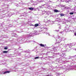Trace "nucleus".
<instances>
[{
	"label": "nucleus",
	"instance_id": "obj_1",
	"mask_svg": "<svg viewBox=\"0 0 76 76\" xmlns=\"http://www.w3.org/2000/svg\"><path fill=\"white\" fill-rule=\"evenodd\" d=\"M37 31H35L31 33H30L29 35H27V36L25 38H22V41H23L25 39H28V38H29V37H32L33 35H38V34H37Z\"/></svg>",
	"mask_w": 76,
	"mask_h": 76
},
{
	"label": "nucleus",
	"instance_id": "obj_2",
	"mask_svg": "<svg viewBox=\"0 0 76 76\" xmlns=\"http://www.w3.org/2000/svg\"><path fill=\"white\" fill-rule=\"evenodd\" d=\"M65 39H66L65 38V37H63L62 38L60 37H58L56 38V41H58V42H57L56 43H55V44H58V43H60L62 40H63V41H64L65 40Z\"/></svg>",
	"mask_w": 76,
	"mask_h": 76
},
{
	"label": "nucleus",
	"instance_id": "obj_3",
	"mask_svg": "<svg viewBox=\"0 0 76 76\" xmlns=\"http://www.w3.org/2000/svg\"><path fill=\"white\" fill-rule=\"evenodd\" d=\"M52 48H51L52 50H51L52 51H53V50H55L57 49V48L56 47H54V46L53 45H52Z\"/></svg>",
	"mask_w": 76,
	"mask_h": 76
},
{
	"label": "nucleus",
	"instance_id": "obj_4",
	"mask_svg": "<svg viewBox=\"0 0 76 76\" xmlns=\"http://www.w3.org/2000/svg\"><path fill=\"white\" fill-rule=\"evenodd\" d=\"M57 61L59 63H61L62 61V57H60L59 58L57 59Z\"/></svg>",
	"mask_w": 76,
	"mask_h": 76
},
{
	"label": "nucleus",
	"instance_id": "obj_5",
	"mask_svg": "<svg viewBox=\"0 0 76 76\" xmlns=\"http://www.w3.org/2000/svg\"><path fill=\"white\" fill-rule=\"evenodd\" d=\"M12 35L13 37H17V38L19 37V36L17 35L15 33H13Z\"/></svg>",
	"mask_w": 76,
	"mask_h": 76
},
{
	"label": "nucleus",
	"instance_id": "obj_6",
	"mask_svg": "<svg viewBox=\"0 0 76 76\" xmlns=\"http://www.w3.org/2000/svg\"><path fill=\"white\" fill-rule=\"evenodd\" d=\"M76 56V55H75V56H68V57L67 58L68 59H70V58H72L73 57H75Z\"/></svg>",
	"mask_w": 76,
	"mask_h": 76
},
{
	"label": "nucleus",
	"instance_id": "obj_7",
	"mask_svg": "<svg viewBox=\"0 0 76 76\" xmlns=\"http://www.w3.org/2000/svg\"><path fill=\"white\" fill-rule=\"evenodd\" d=\"M69 27H67V28H65V29L64 30V31H65V32H69Z\"/></svg>",
	"mask_w": 76,
	"mask_h": 76
},
{
	"label": "nucleus",
	"instance_id": "obj_8",
	"mask_svg": "<svg viewBox=\"0 0 76 76\" xmlns=\"http://www.w3.org/2000/svg\"><path fill=\"white\" fill-rule=\"evenodd\" d=\"M60 10H57L55 9L54 10V12H55V13H57L58 12H60Z\"/></svg>",
	"mask_w": 76,
	"mask_h": 76
},
{
	"label": "nucleus",
	"instance_id": "obj_9",
	"mask_svg": "<svg viewBox=\"0 0 76 76\" xmlns=\"http://www.w3.org/2000/svg\"><path fill=\"white\" fill-rule=\"evenodd\" d=\"M43 58V56H42V57H39L37 56V57H36L35 58H34V59H38V58Z\"/></svg>",
	"mask_w": 76,
	"mask_h": 76
},
{
	"label": "nucleus",
	"instance_id": "obj_10",
	"mask_svg": "<svg viewBox=\"0 0 76 76\" xmlns=\"http://www.w3.org/2000/svg\"><path fill=\"white\" fill-rule=\"evenodd\" d=\"M58 54H60L59 56L61 57H63V53H58Z\"/></svg>",
	"mask_w": 76,
	"mask_h": 76
},
{
	"label": "nucleus",
	"instance_id": "obj_11",
	"mask_svg": "<svg viewBox=\"0 0 76 76\" xmlns=\"http://www.w3.org/2000/svg\"><path fill=\"white\" fill-rule=\"evenodd\" d=\"M10 72V71H6L4 72V73H3V74H6V73H9Z\"/></svg>",
	"mask_w": 76,
	"mask_h": 76
},
{
	"label": "nucleus",
	"instance_id": "obj_12",
	"mask_svg": "<svg viewBox=\"0 0 76 76\" xmlns=\"http://www.w3.org/2000/svg\"><path fill=\"white\" fill-rule=\"evenodd\" d=\"M22 41V37H19V39L17 40L18 41Z\"/></svg>",
	"mask_w": 76,
	"mask_h": 76
},
{
	"label": "nucleus",
	"instance_id": "obj_13",
	"mask_svg": "<svg viewBox=\"0 0 76 76\" xmlns=\"http://www.w3.org/2000/svg\"><path fill=\"white\" fill-rule=\"evenodd\" d=\"M34 8L33 7H29L28 9L30 10H34Z\"/></svg>",
	"mask_w": 76,
	"mask_h": 76
},
{
	"label": "nucleus",
	"instance_id": "obj_14",
	"mask_svg": "<svg viewBox=\"0 0 76 76\" xmlns=\"http://www.w3.org/2000/svg\"><path fill=\"white\" fill-rule=\"evenodd\" d=\"M50 57L51 58V57L49 56L48 57H46L45 58H43V59H45V60H47V59H45V58H47V59H50Z\"/></svg>",
	"mask_w": 76,
	"mask_h": 76
},
{
	"label": "nucleus",
	"instance_id": "obj_15",
	"mask_svg": "<svg viewBox=\"0 0 76 76\" xmlns=\"http://www.w3.org/2000/svg\"><path fill=\"white\" fill-rule=\"evenodd\" d=\"M45 12H46V13H48V15H49V14H50V11H45Z\"/></svg>",
	"mask_w": 76,
	"mask_h": 76
},
{
	"label": "nucleus",
	"instance_id": "obj_16",
	"mask_svg": "<svg viewBox=\"0 0 76 76\" xmlns=\"http://www.w3.org/2000/svg\"><path fill=\"white\" fill-rule=\"evenodd\" d=\"M15 15V13H13L12 14V15H8L7 16V17H9L10 18V16H12V15Z\"/></svg>",
	"mask_w": 76,
	"mask_h": 76
},
{
	"label": "nucleus",
	"instance_id": "obj_17",
	"mask_svg": "<svg viewBox=\"0 0 76 76\" xmlns=\"http://www.w3.org/2000/svg\"><path fill=\"white\" fill-rule=\"evenodd\" d=\"M72 0H66V2L68 3V2H69V1H72Z\"/></svg>",
	"mask_w": 76,
	"mask_h": 76
},
{
	"label": "nucleus",
	"instance_id": "obj_18",
	"mask_svg": "<svg viewBox=\"0 0 76 76\" xmlns=\"http://www.w3.org/2000/svg\"><path fill=\"white\" fill-rule=\"evenodd\" d=\"M40 46H41V47H45V46H44V44H39Z\"/></svg>",
	"mask_w": 76,
	"mask_h": 76
},
{
	"label": "nucleus",
	"instance_id": "obj_19",
	"mask_svg": "<svg viewBox=\"0 0 76 76\" xmlns=\"http://www.w3.org/2000/svg\"><path fill=\"white\" fill-rule=\"evenodd\" d=\"M37 9H38V10H39V8H37V9H35V8H34L33 10L34 11H36L37 10Z\"/></svg>",
	"mask_w": 76,
	"mask_h": 76
},
{
	"label": "nucleus",
	"instance_id": "obj_20",
	"mask_svg": "<svg viewBox=\"0 0 76 76\" xmlns=\"http://www.w3.org/2000/svg\"><path fill=\"white\" fill-rule=\"evenodd\" d=\"M39 25V24L37 23L35 24L34 26L35 27H37V26H38Z\"/></svg>",
	"mask_w": 76,
	"mask_h": 76
},
{
	"label": "nucleus",
	"instance_id": "obj_21",
	"mask_svg": "<svg viewBox=\"0 0 76 76\" xmlns=\"http://www.w3.org/2000/svg\"><path fill=\"white\" fill-rule=\"evenodd\" d=\"M23 53H29V51H28V50H26L24 51L23 52Z\"/></svg>",
	"mask_w": 76,
	"mask_h": 76
},
{
	"label": "nucleus",
	"instance_id": "obj_22",
	"mask_svg": "<svg viewBox=\"0 0 76 76\" xmlns=\"http://www.w3.org/2000/svg\"><path fill=\"white\" fill-rule=\"evenodd\" d=\"M41 29H46V30H47V28H46V27H43L42 28H41Z\"/></svg>",
	"mask_w": 76,
	"mask_h": 76
},
{
	"label": "nucleus",
	"instance_id": "obj_23",
	"mask_svg": "<svg viewBox=\"0 0 76 76\" xmlns=\"http://www.w3.org/2000/svg\"><path fill=\"white\" fill-rule=\"evenodd\" d=\"M62 56H63V57H66V54L64 53H63V55H62Z\"/></svg>",
	"mask_w": 76,
	"mask_h": 76
},
{
	"label": "nucleus",
	"instance_id": "obj_24",
	"mask_svg": "<svg viewBox=\"0 0 76 76\" xmlns=\"http://www.w3.org/2000/svg\"><path fill=\"white\" fill-rule=\"evenodd\" d=\"M60 15L61 16H64V15H65L64 14H63L61 13V14H60Z\"/></svg>",
	"mask_w": 76,
	"mask_h": 76
},
{
	"label": "nucleus",
	"instance_id": "obj_25",
	"mask_svg": "<svg viewBox=\"0 0 76 76\" xmlns=\"http://www.w3.org/2000/svg\"><path fill=\"white\" fill-rule=\"evenodd\" d=\"M3 53H8V51H4Z\"/></svg>",
	"mask_w": 76,
	"mask_h": 76
},
{
	"label": "nucleus",
	"instance_id": "obj_26",
	"mask_svg": "<svg viewBox=\"0 0 76 76\" xmlns=\"http://www.w3.org/2000/svg\"><path fill=\"white\" fill-rule=\"evenodd\" d=\"M8 48L7 47H5L4 48V50H7Z\"/></svg>",
	"mask_w": 76,
	"mask_h": 76
},
{
	"label": "nucleus",
	"instance_id": "obj_27",
	"mask_svg": "<svg viewBox=\"0 0 76 76\" xmlns=\"http://www.w3.org/2000/svg\"><path fill=\"white\" fill-rule=\"evenodd\" d=\"M54 31H56L57 32H59V30H54Z\"/></svg>",
	"mask_w": 76,
	"mask_h": 76
},
{
	"label": "nucleus",
	"instance_id": "obj_28",
	"mask_svg": "<svg viewBox=\"0 0 76 76\" xmlns=\"http://www.w3.org/2000/svg\"><path fill=\"white\" fill-rule=\"evenodd\" d=\"M76 44L73 43H72V44H70V45H72V46H73L74 45H75Z\"/></svg>",
	"mask_w": 76,
	"mask_h": 76
},
{
	"label": "nucleus",
	"instance_id": "obj_29",
	"mask_svg": "<svg viewBox=\"0 0 76 76\" xmlns=\"http://www.w3.org/2000/svg\"><path fill=\"white\" fill-rule=\"evenodd\" d=\"M45 34H48V35H49V36H50V34H49V33H48L47 32H45Z\"/></svg>",
	"mask_w": 76,
	"mask_h": 76
},
{
	"label": "nucleus",
	"instance_id": "obj_30",
	"mask_svg": "<svg viewBox=\"0 0 76 76\" xmlns=\"http://www.w3.org/2000/svg\"><path fill=\"white\" fill-rule=\"evenodd\" d=\"M44 1L43 0H40L39 1V3H42V2H44Z\"/></svg>",
	"mask_w": 76,
	"mask_h": 76
},
{
	"label": "nucleus",
	"instance_id": "obj_31",
	"mask_svg": "<svg viewBox=\"0 0 76 76\" xmlns=\"http://www.w3.org/2000/svg\"><path fill=\"white\" fill-rule=\"evenodd\" d=\"M56 20L57 22L59 21V19H58V18H56Z\"/></svg>",
	"mask_w": 76,
	"mask_h": 76
},
{
	"label": "nucleus",
	"instance_id": "obj_32",
	"mask_svg": "<svg viewBox=\"0 0 76 76\" xmlns=\"http://www.w3.org/2000/svg\"><path fill=\"white\" fill-rule=\"evenodd\" d=\"M64 41H63V43H61V45H64Z\"/></svg>",
	"mask_w": 76,
	"mask_h": 76
},
{
	"label": "nucleus",
	"instance_id": "obj_33",
	"mask_svg": "<svg viewBox=\"0 0 76 76\" xmlns=\"http://www.w3.org/2000/svg\"><path fill=\"white\" fill-rule=\"evenodd\" d=\"M48 9H51V7H50V6H48Z\"/></svg>",
	"mask_w": 76,
	"mask_h": 76
},
{
	"label": "nucleus",
	"instance_id": "obj_34",
	"mask_svg": "<svg viewBox=\"0 0 76 76\" xmlns=\"http://www.w3.org/2000/svg\"><path fill=\"white\" fill-rule=\"evenodd\" d=\"M4 25V22H3L2 23L1 25L0 24V26H2V25Z\"/></svg>",
	"mask_w": 76,
	"mask_h": 76
},
{
	"label": "nucleus",
	"instance_id": "obj_35",
	"mask_svg": "<svg viewBox=\"0 0 76 76\" xmlns=\"http://www.w3.org/2000/svg\"><path fill=\"white\" fill-rule=\"evenodd\" d=\"M74 13H73V12H70V13H69V14H70V15H73V14Z\"/></svg>",
	"mask_w": 76,
	"mask_h": 76
},
{
	"label": "nucleus",
	"instance_id": "obj_36",
	"mask_svg": "<svg viewBox=\"0 0 76 76\" xmlns=\"http://www.w3.org/2000/svg\"><path fill=\"white\" fill-rule=\"evenodd\" d=\"M70 69L69 68H67L66 69V70H70Z\"/></svg>",
	"mask_w": 76,
	"mask_h": 76
},
{
	"label": "nucleus",
	"instance_id": "obj_37",
	"mask_svg": "<svg viewBox=\"0 0 76 76\" xmlns=\"http://www.w3.org/2000/svg\"><path fill=\"white\" fill-rule=\"evenodd\" d=\"M39 7V8H40V9H41V8H42V6H40V7Z\"/></svg>",
	"mask_w": 76,
	"mask_h": 76
},
{
	"label": "nucleus",
	"instance_id": "obj_38",
	"mask_svg": "<svg viewBox=\"0 0 76 76\" xmlns=\"http://www.w3.org/2000/svg\"><path fill=\"white\" fill-rule=\"evenodd\" d=\"M52 58H54V57H56V56H52Z\"/></svg>",
	"mask_w": 76,
	"mask_h": 76
},
{
	"label": "nucleus",
	"instance_id": "obj_39",
	"mask_svg": "<svg viewBox=\"0 0 76 76\" xmlns=\"http://www.w3.org/2000/svg\"><path fill=\"white\" fill-rule=\"evenodd\" d=\"M67 28H69V27L68 26V25H67V26L66 27V28L67 29Z\"/></svg>",
	"mask_w": 76,
	"mask_h": 76
},
{
	"label": "nucleus",
	"instance_id": "obj_40",
	"mask_svg": "<svg viewBox=\"0 0 76 76\" xmlns=\"http://www.w3.org/2000/svg\"><path fill=\"white\" fill-rule=\"evenodd\" d=\"M51 23H52L51 24V25H52V24H53V23H54V22L53 21H51Z\"/></svg>",
	"mask_w": 76,
	"mask_h": 76
},
{
	"label": "nucleus",
	"instance_id": "obj_41",
	"mask_svg": "<svg viewBox=\"0 0 76 76\" xmlns=\"http://www.w3.org/2000/svg\"><path fill=\"white\" fill-rule=\"evenodd\" d=\"M20 16H24V15H21Z\"/></svg>",
	"mask_w": 76,
	"mask_h": 76
},
{
	"label": "nucleus",
	"instance_id": "obj_42",
	"mask_svg": "<svg viewBox=\"0 0 76 76\" xmlns=\"http://www.w3.org/2000/svg\"><path fill=\"white\" fill-rule=\"evenodd\" d=\"M58 25H59V26H60V23H58Z\"/></svg>",
	"mask_w": 76,
	"mask_h": 76
},
{
	"label": "nucleus",
	"instance_id": "obj_43",
	"mask_svg": "<svg viewBox=\"0 0 76 76\" xmlns=\"http://www.w3.org/2000/svg\"><path fill=\"white\" fill-rule=\"evenodd\" d=\"M55 68H58V69H59L60 68V67H57V66H56V67H55Z\"/></svg>",
	"mask_w": 76,
	"mask_h": 76
},
{
	"label": "nucleus",
	"instance_id": "obj_44",
	"mask_svg": "<svg viewBox=\"0 0 76 76\" xmlns=\"http://www.w3.org/2000/svg\"><path fill=\"white\" fill-rule=\"evenodd\" d=\"M18 49L20 50H23V49H20V48H19Z\"/></svg>",
	"mask_w": 76,
	"mask_h": 76
},
{
	"label": "nucleus",
	"instance_id": "obj_45",
	"mask_svg": "<svg viewBox=\"0 0 76 76\" xmlns=\"http://www.w3.org/2000/svg\"><path fill=\"white\" fill-rule=\"evenodd\" d=\"M74 35L76 36V33H74Z\"/></svg>",
	"mask_w": 76,
	"mask_h": 76
},
{
	"label": "nucleus",
	"instance_id": "obj_46",
	"mask_svg": "<svg viewBox=\"0 0 76 76\" xmlns=\"http://www.w3.org/2000/svg\"><path fill=\"white\" fill-rule=\"evenodd\" d=\"M16 6L17 7H19V5H18V4H17L16 5Z\"/></svg>",
	"mask_w": 76,
	"mask_h": 76
},
{
	"label": "nucleus",
	"instance_id": "obj_47",
	"mask_svg": "<svg viewBox=\"0 0 76 76\" xmlns=\"http://www.w3.org/2000/svg\"><path fill=\"white\" fill-rule=\"evenodd\" d=\"M48 22H50V20H48Z\"/></svg>",
	"mask_w": 76,
	"mask_h": 76
},
{
	"label": "nucleus",
	"instance_id": "obj_48",
	"mask_svg": "<svg viewBox=\"0 0 76 76\" xmlns=\"http://www.w3.org/2000/svg\"><path fill=\"white\" fill-rule=\"evenodd\" d=\"M19 56H20V53H19Z\"/></svg>",
	"mask_w": 76,
	"mask_h": 76
},
{
	"label": "nucleus",
	"instance_id": "obj_49",
	"mask_svg": "<svg viewBox=\"0 0 76 76\" xmlns=\"http://www.w3.org/2000/svg\"><path fill=\"white\" fill-rule=\"evenodd\" d=\"M51 76V75H46L45 76Z\"/></svg>",
	"mask_w": 76,
	"mask_h": 76
},
{
	"label": "nucleus",
	"instance_id": "obj_50",
	"mask_svg": "<svg viewBox=\"0 0 76 76\" xmlns=\"http://www.w3.org/2000/svg\"><path fill=\"white\" fill-rule=\"evenodd\" d=\"M33 41V42H35V41Z\"/></svg>",
	"mask_w": 76,
	"mask_h": 76
},
{
	"label": "nucleus",
	"instance_id": "obj_51",
	"mask_svg": "<svg viewBox=\"0 0 76 76\" xmlns=\"http://www.w3.org/2000/svg\"><path fill=\"white\" fill-rule=\"evenodd\" d=\"M71 31V32H74V31Z\"/></svg>",
	"mask_w": 76,
	"mask_h": 76
},
{
	"label": "nucleus",
	"instance_id": "obj_52",
	"mask_svg": "<svg viewBox=\"0 0 76 76\" xmlns=\"http://www.w3.org/2000/svg\"><path fill=\"white\" fill-rule=\"evenodd\" d=\"M60 34H61L62 33V32H60Z\"/></svg>",
	"mask_w": 76,
	"mask_h": 76
},
{
	"label": "nucleus",
	"instance_id": "obj_53",
	"mask_svg": "<svg viewBox=\"0 0 76 76\" xmlns=\"http://www.w3.org/2000/svg\"><path fill=\"white\" fill-rule=\"evenodd\" d=\"M19 33H20V32H18Z\"/></svg>",
	"mask_w": 76,
	"mask_h": 76
},
{
	"label": "nucleus",
	"instance_id": "obj_54",
	"mask_svg": "<svg viewBox=\"0 0 76 76\" xmlns=\"http://www.w3.org/2000/svg\"><path fill=\"white\" fill-rule=\"evenodd\" d=\"M67 45V46H69V45L67 44V45Z\"/></svg>",
	"mask_w": 76,
	"mask_h": 76
},
{
	"label": "nucleus",
	"instance_id": "obj_55",
	"mask_svg": "<svg viewBox=\"0 0 76 76\" xmlns=\"http://www.w3.org/2000/svg\"><path fill=\"white\" fill-rule=\"evenodd\" d=\"M68 12H69V10H68Z\"/></svg>",
	"mask_w": 76,
	"mask_h": 76
},
{
	"label": "nucleus",
	"instance_id": "obj_56",
	"mask_svg": "<svg viewBox=\"0 0 76 76\" xmlns=\"http://www.w3.org/2000/svg\"><path fill=\"white\" fill-rule=\"evenodd\" d=\"M3 70H7V69H3Z\"/></svg>",
	"mask_w": 76,
	"mask_h": 76
},
{
	"label": "nucleus",
	"instance_id": "obj_57",
	"mask_svg": "<svg viewBox=\"0 0 76 76\" xmlns=\"http://www.w3.org/2000/svg\"><path fill=\"white\" fill-rule=\"evenodd\" d=\"M61 1H63V0H61Z\"/></svg>",
	"mask_w": 76,
	"mask_h": 76
},
{
	"label": "nucleus",
	"instance_id": "obj_58",
	"mask_svg": "<svg viewBox=\"0 0 76 76\" xmlns=\"http://www.w3.org/2000/svg\"><path fill=\"white\" fill-rule=\"evenodd\" d=\"M29 42H31L30 41H29Z\"/></svg>",
	"mask_w": 76,
	"mask_h": 76
},
{
	"label": "nucleus",
	"instance_id": "obj_59",
	"mask_svg": "<svg viewBox=\"0 0 76 76\" xmlns=\"http://www.w3.org/2000/svg\"><path fill=\"white\" fill-rule=\"evenodd\" d=\"M75 13H76V12H75Z\"/></svg>",
	"mask_w": 76,
	"mask_h": 76
},
{
	"label": "nucleus",
	"instance_id": "obj_60",
	"mask_svg": "<svg viewBox=\"0 0 76 76\" xmlns=\"http://www.w3.org/2000/svg\"><path fill=\"white\" fill-rule=\"evenodd\" d=\"M41 31H42V30Z\"/></svg>",
	"mask_w": 76,
	"mask_h": 76
},
{
	"label": "nucleus",
	"instance_id": "obj_61",
	"mask_svg": "<svg viewBox=\"0 0 76 76\" xmlns=\"http://www.w3.org/2000/svg\"><path fill=\"white\" fill-rule=\"evenodd\" d=\"M75 50H76V49H75Z\"/></svg>",
	"mask_w": 76,
	"mask_h": 76
}]
</instances>
